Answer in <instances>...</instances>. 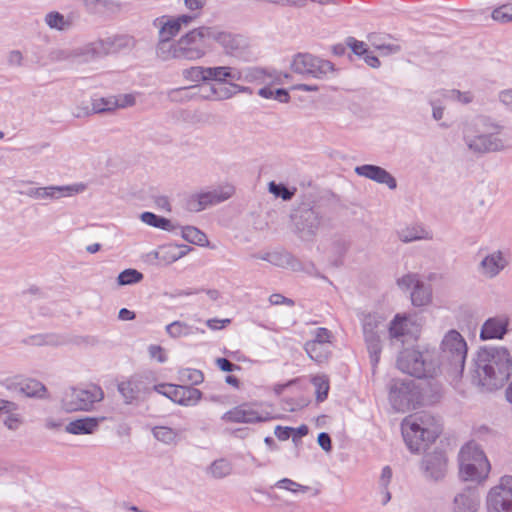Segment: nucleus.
<instances>
[{
	"instance_id": "f257e3e1",
	"label": "nucleus",
	"mask_w": 512,
	"mask_h": 512,
	"mask_svg": "<svg viewBox=\"0 0 512 512\" xmlns=\"http://www.w3.org/2000/svg\"><path fill=\"white\" fill-rule=\"evenodd\" d=\"M512 375V356L505 347L485 346L474 359L472 383L483 391L504 386Z\"/></svg>"
},
{
	"instance_id": "f03ea898",
	"label": "nucleus",
	"mask_w": 512,
	"mask_h": 512,
	"mask_svg": "<svg viewBox=\"0 0 512 512\" xmlns=\"http://www.w3.org/2000/svg\"><path fill=\"white\" fill-rule=\"evenodd\" d=\"M388 389L389 402L397 412L431 405L441 398V386L437 381H427L417 385L411 379H392Z\"/></svg>"
},
{
	"instance_id": "7ed1b4c3",
	"label": "nucleus",
	"mask_w": 512,
	"mask_h": 512,
	"mask_svg": "<svg viewBox=\"0 0 512 512\" xmlns=\"http://www.w3.org/2000/svg\"><path fill=\"white\" fill-rule=\"evenodd\" d=\"M502 127L487 117H478L467 123L462 130V139L467 149L476 155L504 151L507 146L499 134Z\"/></svg>"
},
{
	"instance_id": "20e7f679",
	"label": "nucleus",
	"mask_w": 512,
	"mask_h": 512,
	"mask_svg": "<svg viewBox=\"0 0 512 512\" xmlns=\"http://www.w3.org/2000/svg\"><path fill=\"white\" fill-rule=\"evenodd\" d=\"M328 213L326 202L304 196L292 210L290 217L299 237L309 240L329 221Z\"/></svg>"
},
{
	"instance_id": "39448f33",
	"label": "nucleus",
	"mask_w": 512,
	"mask_h": 512,
	"mask_svg": "<svg viewBox=\"0 0 512 512\" xmlns=\"http://www.w3.org/2000/svg\"><path fill=\"white\" fill-rule=\"evenodd\" d=\"M441 431L438 420L426 412L409 415L401 422V432L407 448L429 446L438 438Z\"/></svg>"
},
{
	"instance_id": "423d86ee",
	"label": "nucleus",
	"mask_w": 512,
	"mask_h": 512,
	"mask_svg": "<svg viewBox=\"0 0 512 512\" xmlns=\"http://www.w3.org/2000/svg\"><path fill=\"white\" fill-rule=\"evenodd\" d=\"M467 357V343L463 336L455 329L449 330L440 344V353L437 364L439 371L444 370L453 378L463 374Z\"/></svg>"
},
{
	"instance_id": "0eeeda50",
	"label": "nucleus",
	"mask_w": 512,
	"mask_h": 512,
	"mask_svg": "<svg viewBox=\"0 0 512 512\" xmlns=\"http://www.w3.org/2000/svg\"><path fill=\"white\" fill-rule=\"evenodd\" d=\"M397 367L416 378H434L439 372V365L428 350L404 349L397 358Z\"/></svg>"
},
{
	"instance_id": "6e6552de",
	"label": "nucleus",
	"mask_w": 512,
	"mask_h": 512,
	"mask_svg": "<svg viewBox=\"0 0 512 512\" xmlns=\"http://www.w3.org/2000/svg\"><path fill=\"white\" fill-rule=\"evenodd\" d=\"M458 462L461 480L481 484L488 478L491 465L483 450H459Z\"/></svg>"
},
{
	"instance_id": "1a4fd4ad",
	"label": "nucleus",
	"mask_w": 512,
	"mask_h": 512,
	"mask_svg": "<svg viewBox=\"0 0 512 512\" xmlns=\"http://www.w3.org/2000/svg\"><path fill=\"white\" fill-rule=\"evenodd\" d=\"M103 398V390L95 384L85 387H70L62 397V408L67 412L89 411L95 403L102 401Z\"/></svg>"
},
{
	"instance_id": "9d476101",
	"label": "nucleus",
	"mask_w": 512,
	"mask_h": 512,
	"mask_svg": "<svg viewBox=\"0 0 512 512\" xmlns=\"http://www.w3.org/2000/svg\"><path fill=\"white\" fill-rule=\"evenodd\" d=\"M211 27L201 26L178 39V51L183 60H197L206 54L210 45Z\"/></svg>"
},
{
	"instance_id": "9b49d317",
	"label": "nucleus",
	"mask_w": 512,
	"mask_h": 512,
	"mask_svg": "<svg viewBox=\"0 0 512 512\" xmlns=\"http://www.w3.org/2000/svg\"><path fill=\"white\" fill-rule=\"evenodd\" d=\"M134 45V40L128 35H116L99 39L85 45L82 48V55L86 60L101 58L109 54L118 53L125 49H130Z\"/></svg>"
},
{
	"instance_id": "f8f14e48",
	"label": "nucleus",
	"mask_w": 512,
	"mask_h": 512,
	"mask_svg": "<svg viewBox=\"0 0 512 512\" xmlns=\"http://www.w3.org/2000/svg\"><path fill=\"white\" fill-rule=\"evenodd\" d=\"M381 317L376 314H367L363 318V335L369 353L370 363L373 370L379 363L382 344L380 338Z\"/></svg>"
},
{
	"instance_id": "ddd939ff",
	"label": "nucleus",
	"mask_w": 512,
	"mask_h": 512,
	"mask_svg": "<svg viewBox=\"0 0 512 512\" xmlns=\"http://www.w3.org/2000/svg\"><path fill=\"white\" fill-rule=\"evenodd\" d=\"M487 512H512V476L500 478L486 497Z\"/></svg>"
},
{
	"instance_id": "4468645a",
	"label": "nucleus",
	"mask_w": 512,
	"mask_h": 512,
	"mask_svg": "<svg viewBox=\"0 0 512 512\" xmlns=\"http://www.w3.org/2000/svg\"><path fill=\"white\" fill-rule=\"evenodd\" d=\"M292 70L301 75L321 79L335 71L334 64L311 54H298L292 62Z\"/></svg>"
},
{
	"instance_id": "2eb2a0df",
	"label": "nucleus",
	"mask_w": 512,
	"mask_h": 512,
	"mask_svg": "<svg viewBox=\"0 0 512 512\" xmlns=\"http://www.w3.org/2000/svg\"><path fill=\"white\" fill-rule=\"evenodd\" d=\"M152 389L173 402L185 406L196 404L202 396L199 389L189 385L158 384L154 385Z\"/></svg>"
},
{
	"instance_id": "dca6fc26",
	"label": "nucleus",
	"mask_w": 512,
	"mask_h": 512,
	"mask_svg": "<svg viewBox=\"0 0 512 512\" xmlns=\"http://www.w3.org/2000/svg\"><path fill=\"white\" fill-rule=\"evenodd\" d=\"M420 467L427 479L432 481L442 480L447 472V457L444 450L426 451Z\"/></svg>"
},
{
	"instance_id": "f3484780",
	"label": "nucleus",
	"mask_w": 512,
	"mask_h": 512,
	"mask_svg": "<svg viewBox=\"0 0 512 512\" xmlns=\"http://www.w3.org/2000/svg\"><path fill=\"white\" fill-rule=\"evenodd\" d=\"M354 172L360 177L372 180L378 184H384L391 190L397 188V181L395 177L386 169L380 166L364 164L356 166L354 168Z\"/></svg>"
},
{
	"instance_id": "a211bd4d",
	"label": "nucleus",
	"mask_w": 512,
	"mask_h": 512,
	"mask_svg": "<svg viewBox=\"0 0 512 512\" xmlns=\"http://www.w3.org/2000/svg\"><path fill=\"white\" fill-rule=\"evenodd\" d=\"M509 264L505 254L496 250L487 254L479 263L478 270L486 278L493 279L498 276Z\"/></svg>"
},
{
	"instance_id": "6ab92c4d",
	"label": "nucleus",
	"mask_w": 512,
	"mask_h": 512,
	"mask_svg": "<svg viewBox=\"0 0 512 512\" xmlns=\"http://www.w3.org/2000/svg\"><path fill=\"white\" fill-rule=\"evenodd\" d=\"M509 319L506 316L488 318L482 325L480 338L482 340L503 339L508 332Z\"/></svg>"
},
{
	"instance_id": "aec40b11",
	"label": "nucleus",
	"mask_w": 512,
	"mask_h": 512,
	"mask_svg": "<svg viewBox=\"0 0 512 512\" xmlns=\"http://www.w3.org/2000/svg\"><path fill=\"white\" fill-rule=\"evenodd\" d=\"M150 388L145 384L142 377H132L126 382L118 385V391L121 393L125 402L130 404L149 392Z\"/></svg>"
},
{
	"instance_id": "412c9836",
	"label": "nucleus",
	"mask_w": 512,
	"mask_h": 512,
	"mask_svg": "<svg viewBox=\"0 0 512 512\" xmlns=\"http://www.w3.org/2000/svg\"><path fill=\"white\" fill-rule=\"evenodd\" d=\"M480 497L476 489L465 488L453 499V512H477Z\"/></svg>"
},
{
	"instance_id": "4be33fe9",
	"label": "nucleus",
	"mask_w": 512,
	"mask_h": 512,
	"mask_svg": "<svg viewBox=\"0 0 512 512\" xmlns=\"http://www.w3.org/2000/svg\"><path fill=\"white\" fill-rule=\"evenodd\" d=\"M218 42L227 53L235 54L242 49L244 39L240 36L233 35L229 32L220 31L217 28L211 27L210 41Z\"/></svg>"
},
{
	"instance_id": "5701e85b",
	"label": "nucleus",
	"mask_w": 512,
	"mask_h": 512,
	"mask_svg": "<svg viewBox=\"0 0 512 512\" xmlns=\"http://www.w3.org/2000/svg\"><path fill=\"white\" fill-rule=\"evenodd\" d=\"M73 192H78L73 186H49L30 188L27 195L35 199H58L60 197L71 195Z\"/></svg>"
},
{
	"instance_id": "b1692460",
	"label": "nucleus",
	"mask_w": 512,
	"mask_h": 512,
	"mask_svg": "<svg viewBox=\"0 0 512 512\" xmlns=\"http://www.w3.org/2000/svg\"><path fill=\"white\" fill-rule=\"evenodd\" d=\"M239 79L238 68L230 66L206 67V82L228 83Z\"/></svg>"
},
{
	"instance_id": "393cba45",
	"label": "nucleus",
	"mask_w": 512,
	"mask_h": 512,
	"mask_svg": "<svg viewBox=\"0 0 512 512\" xmlns=\"http://www.w3.org/2000/svg\"><path fill=\"white\" fill-rule=\"evenodd\" d=\"M104 417H84L71 421L66 426V431L71 434H91L99 426Z\"/></svg>"
},
{
	"instance_id": "a878e982",
	"label": "nucleus",
	"mask_w": 512,
	"mask_h": 512,
	"mask_svg": "<svg viewBox=\"0 0 512 512\" xmlns=\"http://www.w3.org/2000/svg\"><path fill=\"white\" fill-rule=\"evenodd\" d=\"M156 56L162 61L182 59V55L178 51V41L159 37L156 45Z\"/></svg>"
},
{
	"instance_id": "bb28decb",
	"label": "nucleus",
	"mask_w": 512,
	"mask_h": 512,
	"mask_svg": "<svg viewBox=\"0 0 512 512\" xmlns=\"http://www.w3.org/2000/svg\"><path fill=\"white\" fill-rule=\"evenodd\" d=\"M228 420L239 423H254L262 421L263 418L254 410L242 405L226 413Z\"/></svg>"
},
{
	"instance_id": "cd10ccee",
	"label": "nucleus",
	"mask_w": 512,
	"mask_h": 512,
	"mask_svg": "<svg viewBox=\"0 0 512 512\" xmlns=\"http://www.w3.org/2000/svg\"><path fill=\"white\" fill-rule=\"evenodd\" d=\"M233 189L232 187H227L225 189H215L213 191H208L204 193H199V199L201 200V204L203 205V210L208 206L219 204L229 199L232 196Z\"/></svg>"
},
{
	"instance_id": "c85d7f7f",
	"label": "nucleus",
	"mask_w": 512,
	"mask_h": 512,
	"mask_svg": "<svg viewBox=\"0 0 512 512\" xmlns=\"http://www.w3.org/2000/svg\"><path fill=\"white\" fill-rule=\"evenodd\" d=\"M166 333L169 335V337L173 339H178L181 337H187L189 335L195 334V333H201L204 334L205 330L193 327L192 325H189L186 322L183 321H174L165 327Z\"/></svg>"
},
{
	"instance_id": "c756f323",
	"label": "nucleus",
	"mask_w": 512,
	"mask_h": 512,
	"mask_svg": "<svg viewBox=\"0 0 512 512\" xmlns=\"http://www.w3.org/2000/svg\"><path fill=\"white\" fill-rule=\"evenodd\" d=\"M232 463L225 458L214 460L205 470L209 477L220 480L232 474Z\"/></svg>"
},
{
	"instance_id": "7c9ffc66",
	"label": "nucleus",
	"mask_w": 512,
	"mask_h": 512,
	"mask_svg": "<svg viewBox=\"0 0 512 512\" xmlns=\"http://www.w3.org/2000/svg\"><path fill=\"white\" fill-rule=\"evenodd\" d=\"M239 79L237 81H244L247 83H266L269 80L272 82V75L268 74L264 69L257 67H249L245 69H238Z\"/></svg>"
},
{
	"instance_id": "2f4dec72",
	"label": "nucleus",
	"mask_w": 512,
	"mask_h": 512,
	"mask_svg": "<svg viewBox=\"0 0 512 512\" xmlns=\"http://www.w3.org/2000/svg\"><path fill=\"white\" fill-rule=\"evenodd\" d=\"M411 302L416 307L428 305L431 302L432 293L429 285L419 281L411 292Z\"/></svg>"
},
{
	"instance_id": "473e14b6",
	"label": "nucleus",
	"mask_w": 512,
	"mask_h": 512,
	"mask_svg": "<svg viewBox=\"0 0 512 512\" xmlns=\"http://www.w3.org/2000/svg\"><path fill=\"white\" fill-rule=\"evenodd\" d=\"M304 349L308 356L317 363L325 362L331 353L329 345L314 341H307Z\"/></svg>"
},
{
	"instance_id": "72a5a7b5",
	"label": "nucleus",
	"mask_w": 512,
	"mask_h": 512,
	"mask_svg": "<svg viewBox=\"0 0 512 512\" xmlns=\"http://www.w3.org/2000/svg\"><path fill=\"white\" fill-rule=\"evenodd\" d=\"M140 219L148 226L158 228L164 231H172L175 228L171 220L163 216H159L153 212L145 211L141 213Z\"/></svg>"
},
{
	"instance_id": "f704fd0d",
	"label": "nucleus",
	"mask_w": 512,
	"mask_h": 512,
	"mask_svg": "<svg viewBox=\"0 0 512 512\" xmlns=\"http://www.w3.org/2000/svg\"><path fill=\"white\" fill-rule=\"evenodd\" d=\"M398 237L404 243L432 239V235L421 226L406 227L398 232Z\"/></svg>"
},
{
	"instance_id": "c9c22d12",
	"label": "nucleus",
	"mask_w": 512,
	"mask_h": 512,
	"mask_svg": "<svg viewBox=\"0 0 512 512\" xmlns=\"http://www.w3.org/2000/svg\"><path fill=\"white\" fill-rule=\"evenodd\" d=\"M19 392L27 397L43 398L46 393V387L35 379H28L19 384Z\"/></svg>"
},
{
	"instance_id": "e433bc0d",
	"label": "nucleus",
	"mask_w": 512,
	"mask_h": 512,
	"mask_svg": "<svg viewBox=\"0 0 512 512\" xmlns=\"http://www.w3.org/2000/svg\"><path fill=\"white\" fill-rule=\"evenodd\" d=\"M406 318H401L396 315L395 318L389 324V336L392 342L397 341L403 343V337L406 334Z\"/></svg>"
},
{
	"instance_id": "4c0bfd02",
	"label": "nucleus",
	"mask_w": 512,
	"mask_h": 512,
	"mask_svg": "<svg viewBox=\"0 0 512 512\" xmlns=\"http://www.w3.org/2000/svg\"><path fill=\"white\" fill-rule=\"evenodd\" d=\"M368 40L375 49L380 51L381 55L383 56L396 54L401 50V47L399 45L394 43H385L377 34H370L368 36Z\"/></svg>"
},
{
	"instance_id": "58836bf2",
	"label": "nucleus",
	"mask_w": 512,
	"mask_h": 512,
	"mask_svg": "<svg viewBox=\"0 0 512 512\" xmlns=\"http://www.w3.org/2000/svg\"><path fill=\"white\" fill-rule=\"evenodd\" d=\"M181 235L186 241L195 245L204 246L208 243L205 233L194 226L182 227Z\"/></svg>"
},
{
	"instance_id": "ea45409f",
	"label": "nucleus",
	"mask_w": 512,
	"mask_h": 512,
	"mask_svg": "<svg viewBox=\"0 0 512 512\" xmlns=\"http://www.w3.org/2000/svg\"><path fill=\"white\" fill-rule=\"evenodd\" d=\"M45 23L50 29H55L57 31H65L71 26V22L65 19V17L57 11H52L46 14Z\"/></svg>"
},
{
	"instance_id": "a19ab883",
	"label": "nucleus",
	"mask_w": 512,
	"mask_h": 512,
	"mask_svg": "<svg viewBox=\"0 0 512 512\" xmlns=\"http://www.w3.org/2000/svg\"><path fill=\"white\" fill-rule=\"evenodd\" d=\"M123 9L124 4L119 1L103 0L97 15L102 17H115L119 15Z\"/></svg>"
},
{
	"instance_id": "79ce46f5",
	"label": "nucleus",
	"mask_w": 512,
	"mask_h": 512,
	"mask_svg": "<svg viewBox=\"0 0 512 512\" xmlns=\"http://www.w3.org/2000/svg\"><path fill=\"white\" fill-rule=\"evenodd\" d=\"M279 261H273L274 265L290 268L295 272H302L303 261L290 253H282L278 256Z\"/></svg>"
},
{
	"instance_id": "37998d69",
	"label": "nucleus",
	"mask_w": 512,
	"mask_h": 512,
	"mask_svg": "<svg viewBox=\"0 0 512 512\" xmlns=\"http://www.w3.org/2000/svg\"><path fill=\"white\" fill-rule=\"evenodd\" d=\"M180 380L184 383L192 385H198L203 382L204 375L200 370L184 368L179 371Z\"/></svg>"
},
{
	"instance_id": "c03bdc74",
	"label": "nucleus",
	"mask_w": 512,
	"mask_h": 512,
	"mask_svg": "<svg viewBox=\"0 0 512 512\" xmlns=\"http://www.w3.org/2000/svg\"><path fill=\"white\" fill-rule=\"evenodd\" d=\"M143 279V274L136 269H125L117 277V283L120 286L132 285L140 282Z\"/></svg>"
},
{
	"instance_id": "a18cd8bd",
	"label": "nucleus",
	"mask_w": 512,
	"mask_h": 512,
	"mask_svg": "<svg viewBox=\"0 0 512 512\" xmlns=\"http://www.w3.org/2000/svg\"><path fill=\"white\" fill-rule=\"evenodd\" d=\"M312 384L316 388V400L318 402H323L329 392V381L324 375H317L312 378Z\"/></svg>"
},
{
	"instance_id": "49530a36",
	"label": "nucleus",
	"mask_w": 512,
	"mask_h": 512,
	"mask_svg": "<svg viewBox=\"0 0 512 512\" xmlns=\"http://www.w3.org/2000/svg\"><path fill=\"white\" fill-rule=\"evenodd\" d=\"M117 107V97H107L94 99L92 102V110L94 113H102L111 111Z\"/></svg>"
},
{
	"instance_id": "de8ad7c7",
	"label": "nucleus",
	"mask_w": 512,
	"mask_h": 512,
	"mask_svg": "<svg viewBox=\"0 0 512 512\" xmlns=\"http://www.w3.org/2000/svg\"><path fill=\"white\" fill-rule=\"evenodd\" d=\"M153 435L158 441L166 445L173 444L177 436L173 429L164 426L155 427L153 429Z\"/></svg>"
},
{
	"instance_id": "09e8293b",
	"label": "nucleus",
	"mask_w": 512,
	"mask_h": 512,
	"mask_svg": "<svg viewBox=\"0 0 512 512\" xmlns=\"http://www.w3.org/2000/svg\"><path fill=\"white\" fill-rule=\"evenodd\" d=\"M275 487L290 491L292 493H306L310 490L309 486L301 485L289 478L280 479L275 483Z\"/></svg>"
},
{
	"instance_id": "8fccbe9b",
	"label": "nucleus",
	"mask_w": 512,
	"mask_h": 512,
	"mask_svg": "<svg viewBox=\"0 0 512 512\" xmlns=\"http://www.w3.org/2000/svg\"><path fill=\"white\" fill-rule=\"evenodd\" d=\"M181 28L175 18L168 19L159 30V37L172 39L180 32Z\"/></svg>"
},
{
	"instance_id": "3c124183",
	"label": "nucleus",
	"mask_w": 512,
	"mask_h": 512,
	"mask_svg": "<svg viewBox=\"0 0 512 512\" xmlns=\"http://www.w3.org/2000/svg\"><path fill=\"white\" fill-rule=\"evenodd\" d=\"M25 344L34 345V346H43V345H56L58 342L56 337L52 334H38L32 335L24 340Z\"/></svg>"
},
{
	"instance_id": "603ef678",
	"label": "nucleus",
	"mask_w": 512,
	"mask_h": 512,
	"mask_svg": "<svg viewBox=\"0 0 512 512\" xmlns=\"http://www.w3.org/2000/svg\"><path fill=\"white\" fill-rule=\"evenodd\" d=\"M492 18L500 23H508L512 21V3L504 4L492 12Z\"/></svg>"
},
{
	"instance_id": "864d4df0",
	"label": "nucleus",
	"mask_w": 512,
	"mask_h": 512,
	"mask_svg": "<svg viewBox=\"0 0 512 512\" xmlns=\"http://www.w3.org/2000/svg\"><path fill=\"white\" fill-rule=\"evenodd\" d=\"M269 192L274 194L276 197H280L283 200L288 201L293 198L295 190H290L284 184H278L272 181L269 183Z\"/></svg>"
},
{
	"instance_id": "5fc2aeb1",
	"label": "nucleus",
	"mask_w": 512,
	"mask_h": 512,
	"mask_svg": "<svg viewBox=\"0 0 512 512\" xmlns=\"http://www.w3.org/2000/svg\"><path fill=\"white\" fill-rule=\"evenodd\" d=\"M183 77L193 82H206V67L194 66L183 70Z\"/></svg>"
},
{
	"instance_id": "6e6d98bb",
	"label": "nucleus",
	"mask_w": 512,
	"mask_h": 512,
	"mask_svg": "<svg viewBox=\"0 0 512 512\" xmlns=\"http://www.w3.org/2000/svg\"><path fill=\"white\" fill-rule=\"evenodd\" d=\"M346 46H348L351 49L353 54L361 58L364 57L369 52L366 43H364L363 41H359L354 37H348L346 39Z\"/></svg>"
},
{
	"instance_id": "4d7b16f0",
	"label": "nucleus",
	"mask_w": 512,
	"mask_h": 512,
	"mask_svg": "<svg viewBox=\"0 0 512 512\" xmlns=\"http://www.w3.org/2000/svg\"><path fill=\"white\" fill-rule=\"evenodd\" d=\"M236 91H232L229 88L217 89L214 86L209 87V93L205 95L206 98H213L215 100L228 99L232 97Z\"/></svg>"
},
{
	"instance_id": "13d9d810",
	"label": "nucleus",
	"mask_w": 512,
	"mask_h": 512,
	"mask_svg": "<svg viewBox=\"0 0 512 512\" xmlns=\"http://www.w3.org/2000/svg\"><path fill=\"white\" fill-rule=\"evenodd\" d=\"M236 91H232L229 88L217 89L214 86L209 87V93L205 95L206 98H213L215 100L228 99L232 97Z\"/></svg>"
},
{
	"instance_id": "bf43d9fd",
	"label": "nucleus",
	"mask_w": 512,
	"mask_h": 512,
	"mask_svg": "<svg viewBox=\"0 0 512 512\" xmlns=\"http://www.w3.org/2000/svg\"><path fill=\"white\" fill-rule=\"evenodd\" d=\"M419 281L416 274H406L398 279L397 284L402 290H409L413 289Z\"/></svg>"
},
{
	"instance_id": "052dcab7",
	"label": "nucleus",
	"mask_w": 512,
	"mask_h": 512,
	"mask_svg": "<svg viewBox=\"0 0 512 512\" xmlns=\"http://www.w3.org/2000/svg\"><path fill=\"white\" fill-rule=\"evenodd\" d=\"M332 333L327 328L320 327L315 330L314 338L311 341L329 345L331 343Z\"/></svg>"
},
{
	"instance_id": "680f3d73",
	"label": "nucleus",
	"mask_w": 512,
	"mask_h": 512,
	"mask_svg": "<svg viewBox=\"0 0 512 512\" xmlns=\"http://www.w3.org/2000/svg\"><path fill=\"white\" fill-rule=\"evenodd\" d=\"M184 207L189 212H200L203 210V205L201 204L198 194L191 195L187 198Z\"/></svg>"
},
{
	"instance_id": "e2e57ef3",
	"label": "nucleus",
	"mask_w": 512,
	"mask_h": 512,
	"mask_svg": "<svg viewBox=\"0 0 512 512\" xmlns=\"http://www.w3.org/2000/svg\"><path fill=\"white\" fill-rule=\"evenodd\" d=\"M23 54L20 50H11L7 54V64L10 67H21L23 65Z\"/></svg>"
},
{
	"instance_id": "0e129e2a",
	"label": "nucleus",
	"mask_w": 512,
	"mask_h": 512,
	"mask_svg": "<svg viewBox=\"0 0 512 512\" xmlns=\"http://www.w3.org/2000/svg\"><path fill=\"white\" fill-rule=\"evenodd\" d=\"M216 364H217L218 368L224 372H233V371L241 369V367L239 365H236V364L230 362L226 358H217Z\"/></svg>"
},
{
	"instance_id": "69168bd1",
	"label": "nucleus",
	"mask_w": 512,
	"mask_h": 512,
	"mask_svg": "<svg viewBox=\"0 0 512 512\" xmlns=\"http://www.w3.org/2000/svg\"><path fill=\"white\" fill-rule=\"evenodd\" d=\"M149 354L152 358H156L158 362L164 363L167 360V357L164 353V349L159 345H150L149 346Z\"/></svg>"
},
{
	"instance_id": "338daca9",
	"label": "nucleus",
	"mask_w": 512,
	"mask_h": 512,
	"mask_svg": "<svg viewBox=\"0 0 512 512\" xmlns=\"http://www.w3.org/2000/svg\"><path fill=\"white\" fill-rule=\"evenodd\" d=\"M103 0H82L86 11L89 14L97 15Z\"/></svg>"
},
{
	"instance_id": "774afa93",
	"label": "nucleus",
	"mask_w": 512,
	"mask_h": 512,
	"mask_svg": "<svg viewBox=\"0 0 512 512\" xmlns=\"http://www.w3.org/2000/svg\"><path fill=\"white\" fill-rule=\"evenodd\" d=\"M308 426L307 425H301L298 428H294V432L292 435V442L295 446L300 445V440L302 437L306 436L308 434Z\"/></svg>"
}]
</instances>
